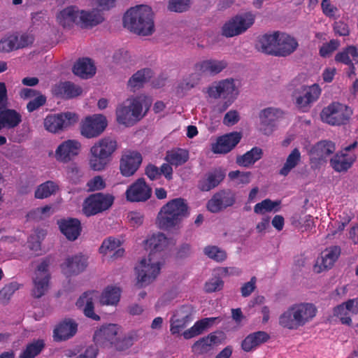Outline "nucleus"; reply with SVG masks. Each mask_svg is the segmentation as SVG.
Returning <instances> with one entry per match:
<instances>
[{"mask_svg": "<svg viewBox=\"0 0 358 358\" xmlns=\"http://www.w3.org/2000/svg\"><path fill=\"white\" fill-rule=\"evenodd\" d=\"M123 24L124 27L136 34L151 35L155 26L150 7L140 5L129 8L124 15Z\"/></svg>", "mask_w": 358, "mask_h": 358, "instance_id": "f257e3e1", "label": "nucleus"}, {"mask_svg": "<svg viewBox=\"0 0 358 358\" xmlns=\"http://www.w3.org/2000/svg\"><path fill=\"white\" fill-rule=\"evenodd\" d=\"M317 310L312 303H297L290 306L279 317V324L284 328L296 330L310 322Z\"/></svg>", "mask_w": 358, "mask_h": 358, "instance_id": "f03ea898", "label": "nucleus"}, {"mask_svg": "<svg viewBox=\"0 0 358 358\" xmlns=\"http://www.w3.org/2000/svg\"><path fill=\"white\" fill-rule=\"evenodd\" d=\"M188 215L186 201L181 198L174 199L162 207L156 219V224L161 229L169 230L177 227Z\"/></svg>", "mask_w": 358, "mask_h": 358, "instance_id": "7ed1b4c3", "label": "nucleus"}, {"mask_svg": "<svg viewBox=\"0 0 358 358\" xmlns=\"http://www.w3.org/2000/svg\"><path fill=\"white\" fill-rule=\"evenodd\" d=\"M150 101L144 97L127 99L116 109V118L118 123L127 127L139 121L148 110Z\"/></svg>", "mask_w": 358, "mask_h": 358, "instance_id": "20e7f679", "label": "nucleus"}, {"mask_svg": "<svg viewBox=\"0 0 358 358\" xmlns=\"http://www.w3.org/2000/svg\"><path fill=\"white\" fill-rule=\"evenodd\" d=\"M164 259L159 255L149 254L142 258L136 266V283L139 288L145 287L155 280L160 273Z\"/></svg>", "mask_w": 358, "mask_h": 358, "instance_id": "39448f33", "label": "nucleus"}, {"mask_svg": "<svg viewBox=\"0 0 358 358\" xmlns=\"http://www.w3.org/2000/svg\"><path fill=\"white\" fill-rule=\"evenodd\" d=\"M203 92L208 99H222L223 109H227L237 98L239 90L237 82L232 78L215 81L209 85Z\"/></svg>", "mask_w": 358, "mask_h": 358, "instance_id": "423d86ee", "label": "nucleus"}, {"mask_svg": "<svg viewBox=\"0 0 358 358\" xmlns=\"http://www.w3.org/2000/svg\"><path fill=\"white\" fill-rule=\"evenodd\" d=\"M352 113V109L346 104L333 102L322 109L320 117L322 122L329 124L341 125L349 121Z\"/></svg>", "mask_w": 358, "mask_h": 358, "instance_id": "0eeeda50", "label": "nucleus"}, {"mask_svg": "<svg viewBox=\"0 0 358 358\" xmlns=\"http://www.w3.org/2000/svg\"><path fill=\"white\" fill-rule=\"evenodd\" d=\"M48 268L49 262L47 259H43L37 262L32 275L31 295L35 298L42 297L49 289L50 273Z\"/></svg>", "mask_w": 358, "mask_h": 358, "instance_id": "6e6552de", "label": "nucleus"}, {"mask_svg": "<svg viewBox=\"0 0 358 358\" xmlns=\"http://www.w3.org/2000/svg\"><path fill=\"white\" fill-rule=\"evenodd\" d=\"M114 202V196L109 194L96 193L90 195L83 202V213L87 217L108 210Z\"/></svg>", "mask_w": 358, "mask_h": 358, "instance_id": "1a4fd4ad", "label": "nucleus"}, {"mask_svg": "<svg viewBox=\"0 0 358 358\" xmlns=\"http://www.w3.org/2000/svg\"><path fill=\"white\" fill-rule=\"evenodd\" d=\"M78 121V116L73 112H64L58 114H50L43 120L46 131L52 134L59 133L73 125Z\"/></svg>", "mask_w": 358, "mask_h": 358, "instance_id": "9d476101", "label": "nucleus"}, {"mask_svg": "<svg viewBox=\"0 0 358 358\" xmlns=\"http://www.w3.org/2000/svg\"><path fill=\"white\" fill-rule=\"evenodd\" d=\"M107 126L108 121L103 115H87L80 122V134L86 138H96L105 131Z\"/></svg>", "mask_w": 358, "mask_h": 358, "instance_id": "9b49d317", "label": "nucleus"}, {"mask_svg": "<svg viewBox=\"0 0 358 358\" xmlns=\"http://www.w3.org/2000/svg\"><path fill=\"white\" fill-rule=\"evenodd\" d=\"M34 36L30 34L8 33L0 40V52H9L22 48L34 42Z\"/></svg>", "mask_w": 358, "mask_h": 358, "instance_id": "f8f14e48", "label": "nucleus"}, {"mask_svg": "<svg viewBox=\"0 0 358 358\" xmlns=\"http://www.w3.org/2000/svg\"><path fill=\"white\" fill-rule=\"evenodd\" d=\"M357 145V141H354L331 159V164L335 171H345L352 166L357 159L355 149Z\"/></svg>", "mask_w": 358, "mask_h": 358, "instance_id": "ddd939ff", "label": "nucleus"}, {"mask_svg": "<svg viewBox=\"0 0 358 358\" xmlns=\"http://www.w3.org/2000/svg\"><path fill=\"white\" fill-rule=\"evenodd\" d=\"M321 94V89L318 85L303 86L299 94H295V105L302 112L308 111L313 103L316 101Z\"/></svg>", "mask_w": 358, "mask_h": 358, "instance_id": "4468645a", "label": "nucleus"}, {"mask_svg": "<svg viewBox=\"0 0 358 358\" xmlns=\"http://www.w3.org/2000/svg\"><path fill=\"white\" fill-rule=\"evenodd\" d=\"M81 148L82 145L80 141L69 139L62 142L57 146L54 153V157L59 162L68 163L80 154Z\"/></svg>", "mask_w": 358, "mask_h": 358, "instance_id": "2eb2a0df", "label": "nucleus"}, {"mask_svg": "<svg viewBox=\"0 0 358 358\" xmlns=\"http://www.w3.org/2000/svg\"><path fill=\"white\" fill-rule=\"evenodd\" d=\"M142 163L141 155L135 150H124L120 160V171L122 176H133Z\"/></svg>", "mask_w": 358, "mask_h": 358, "instance_id": "dca6fc26", "label": "nucleus"}, {"mask_svg": "<svg viewBox=\"0 0 358 358\" xmlns=\"http://www.w3.org/2000/svg\"><path fill=\"white\" fill-rule=\"evenodd\" d=\"M341 255L338 246H330L323 250L313 266L315 273H320L331 269Z\"/></svg>", "mask_w": 358, "mask_h": 358, "instance_id": "f3484780", "label": "nucleus"}, {"mask_svg": "<svg viewBox=\"0 0 358 358\" xmlns=\"http://www.w3.org/2000/svg\"><path fill=\"white\" fill-rule=\"evenodd\" d=\"M192 310L184 306L176 310L170 318V331L173 335H179L192 320Z\"/></svg>", "mask_w": 358, "mask_h": 358, "instance_id": "a211bd4d", "label": "nucleus"}, {"mask_svg": "<svg viewBox=\"0 0 358 358\" xmlns=\"http://www.w3.org/2000/svg\"><path fill=\"white\" fill-rule=\"evenodd\" d=\"M173 245V241L162 233L152 234L144 241L145 249L149 254L159 255L163 259L165 251Z\"/></svg>", "mask_w": 358, "mask_h": 358, "instance_id": "6ab92c4d", "label": "nucleus"}, {"mask_svg": "<svg viewBox=\"0 0 358 358\" xmlns=\"http://www.w3.org/2000/svg\"><path fill=\"white\" fill-rule=\"evenodd\" d=\"M282 112L275 108H266L259 114V129L265 135L272 134L275 128V121L282 116Z\"/></svg>", "mask_w": 358, "mask_h": 358, "instance_id": "aec40b11", "label": "nucleus"}, {"mask_svg": "<svg viewBox=\"0 0 358 358\" xmlns=\"http://www.w3.org/2000/svg\"><path fill=\"white\" fill-rule=\"evenodd\" d=\"M120 332L121 328L117 324L104 325L95 331L94 341L97 345L107 346L117 341Z\"/></svg>", "mask_w": 358, "mask_h": 358, "instance_id": "412c9836", "label": "nucleus"}, {"mask_svg": "<svg viewBox=\"0 0 358 358\" xmlns=\"http://www.w3.org/2000/svg\"><path fill=\"white\" fill-rule=\"evenodd\" d=\"M242 135L240 132H231L217 138L212 144V151L215 154H225L230 152L241 141Z\"/></svg>", "mask_w": 358, "mask_h": 358, "instance_id": "4be33fe9", "label": "nucleus"}, {"mask_svg": "<svg viewBox=\"0 0 358 358\" xmlns=\"http://www.w3.org/2000/svg\"><path fill=\"white\" fill-rule=\"evenodd\" d=\"M151 192V188L141 178L128 187L126 197L131 202L145 201L150 197Z\"/></svg>", "mask_w": 358, "mask_h": 358, "instance_id": "5701e85b", "label": "nucleus"}, {"mask_svg": "<svg viewBox=\"0 0 358 358\" xmlns=\"http://www.w3.org/2000/svg\"><path fill=\"white\" fill-rule=\"evenodd\" d=\"M80 9L76 6H69L56 14V22L64 29H71L74 25L79 26Z\"/></svg>", "mask_w": 358, "mask_h": 358, "instance_id": "b1692460", "label": "nucleus"}, {"mask_svg": "<svg viewBox=\"0 0 358 358\" xmlns=\"http://www.w3.org/2000/svg\"><path fill=\"white\" fill-rule=\"evenodd\" d=\"M335 144L330 141H321L313 145L308 150V155L312 162L324 161L334 152Z\"/></svg>", "mask_w": 358, "mask_h": 358, "instance_id": "393cba45", "label": "nucleus"}, {"mask_svg": "<svg viewBox=\"0 0 358 358\" xmlns=\"http://www.w3.org/2000/svg\"><path fill=\"white\" fill-rule=\"evenodd\" d=\"M86 266L87 259L81 255L67 257L61 265L62 272L67 276L80 273Z\"/></svg>", "mask_w": 358, "mask_h": 358, "instance_id": "a878e982", "label": "nucleus"}, {"mask_svg": "<svg viewBox=\"0 0 358 358\" xmlns=\"http://www.w3.org/2000/svg\"><path fill=\"white\" fill-rule=\"evenodd\" d=\"M298 48V42L289 34L278 31L277 56L286 57L294 52Z\"/></svg>", "mask_w": 358, "mask_h": 358, "instance_id": "bb28decb", "label": "nucleus"}, {"mask_svg": "<svg viewBox=\"0 0 358 358\" xmlns=\"http://www.w3.org/2000/svg\"><path fill=\"white\" fill-rule=\"evenodd\" d=\"M97 297L96 292H87L84 293L76 302V306L83 310L85 316L94 320H99V316L94 312V301Z\"/></svg>", "mask_w": 358, "mask_h": 358, "instance_id": "cd10ccee", "label": "nucleus"}, {"mask_svg": "<svg viewBox=\"0 0 358 358\" xmlns=\"http://www.w3.org/2000/svg\"><path fill=\"white\" fill-rule=\"evenodd\" d=\"M117 141L110 137H104L96 141L90 148L91 152L110 160V157L117 150Z\"/></svg>", "mask_w": 358, "mask_h": 358, "instance_id": "c85d7f7f", "label": "nucleus"}, {"mask_svg": "<svg viewBox=\"0 0 358 358\" xmlns=\"http://www.w3.org/2000/svg\"><path fill=\"white\" fill-rule=\"evenodd\" d=\"M278 31L266 34L260 36L257 42V48L266 54L277 56Z\"/></svg>", "mask_w": 358, "mask_h": 358, "instance_id": "c756f323", "label": "nucleus"}, {"mask_svg": "<svg viewBox=\"0 0 358 358\" xmlns=\"http://www.w3.org/2000/svg\"><path fill=\"white\" fill-rule=\"evenodd\" d=\"M227 66L225 60L207 59L198 62L195 64V69L202 74L208 73L216 75L222 71Z\"/></svg>", "mask_w": 358, "mask_h": 358, "instance_id": "7c9ffc66", "label": "nucleus"}, {"mask_svg": "<svg viewBox=\"0 0 358 358\" xmlns=\"http://www.w3.org/2000/svg\"><path fill=\"white\" fill-rule=\"evenodd\" d=\"M78 324L72 320H65L59 323L54 329L53 336L57 341L69 339L75 335Z\"/></svg>", "mask_w": 358, "mask_h": 358, "instance_id": "2f4dec72", "label": "nucleus"}, {"mask_svg": "<svg viewBox=\"0 0 358 358\" xmlns=\"http://www.w3.org/2000/svg\"><path fill=\"white\" fill-rule=\"evenodd\" d=\"M103 20V15L100 10L96 9H93L92 10L80 9L79 27L82 28L93 27L101 23Z\"/></svg>", "mask_w": 358, "mask_h": 358, "instance_id": "473e14b6", "label": "nucleus"}, {"mask_svg": "<svg viewBox=\"0 0 358 358\" xmlns=\"http://www.w3.org/2000/svg\"><path fill=\"white\" fill-rule=\"evenodd\" d=\"M226 172L222 168L215 169L209 173L200 181L199 187L203 191H209L217 186L224 178Z\"/></svg>", "mask_w": 358, "mask_h": 358, "instance_id": "72a5a7b5", "label": "nucleus"}, {"mask_svg": "<svg viewBox=\"0 0 358 358\" xmlns=\"http://www.w3.org/2000/svg\"><path fill=\"white\" fill-rule=\"evenodd\" d=\"M99 252L103 255H110L111 257L118 258L124 255V250L121 247V241L119 239L109 237L103 241L99 248Z\"/></svg>", "mask_w": 358, "mask_h": 358, "instance_id": "f704fd0d", "label": "nucleus"}, {"mask_svg": "<svg viewBox=\"0 0 358 358\" xmlns=\"http://www.w3.org/2000/svg\"><path fill=\"white\" fill-rule=\"evenodd\" d=\"M62 233L69 241H75L80 234V223L77 219L63 220L58 222Z\"/></svg>", "mask_w": 358, "mask_h": 358, "instance_id": "c9c22d12", "label": "nucleus"}, {"mask_svg": "<svg viewBox=\"0 0 358 358\" xmlns=\"http://www.w3.org/2000/svg\"><path fill=\"white\" fill-rule=\"evenodd\" d=\"M21 121V115L13 109H4L0 111V130L4 128H15Z\"/></svg>", "mask_w": 358, "mask_h": 358, "instance_id": "e433bc0d", "label": "nucleus"}, {"mask_svg": "<svg viewBox=\"0 0 358 358\" xmlns=\"http://www.w3.org/2000/svg\"><path fill=\"white\" fill-rule=\"evenodd\" d=\"M73 71L75 75L82 78H88L96 73V67L94 62L89 58L78 59L73 66Z\"/></svg>", "mask_w": 358, "mask_h": 358, "instance_id": "4c0bfd02", "label": "nucleus"}, {"mask_svg": "<svg viewBox=\"0 0 358 358\" xmlns=\"http://www.w3.org/2000/svg\"><path fill=\"white\" fill-rule=\"evenodd\" d=\"M202 78V73L195 69V65L193 67V71L185 76L178 85L176 87L177 93L183 94L189 91L192 88L199 85Z\"/></svg>", "mask_w": 358, "mask_h": 358, "instance_id": "58836bf2", "label": "nucleus"}, {"mask_svg": "<svg viewBox=\"0 0 358 358\" xmlns=\"http://www.w3.org/2000/svg\"><path fill=\"white\" fill-rule=\"evenodd\" d=\"M121 289L115 286L107 287L99 296V302L101 305L117 306L120 301Z\"/></svg>", "mask_w": 358, "mask_h": 358, "instance_id": "ea45409f", "label": "nucleus"}, {"mask_svg": "<svg viewBox=\"0 0 358 358\" xmlns=\"http://www.w3.org/2000/svg\"><path fill=\"white\" fill-rule=\"evenodd\" d=\"M269 336L264 331H257L248 335L242 342V348L249 352L256 348L262 343H265Z\"/></svg>", "mask_w": 358, "mask_h": 358, "instance_id": "a19ab883", "label": "nucleus"}, {"mask_svg": "<svg viewBox=\"0 0 358 358\" xmlns=\"http://www.w3.org/2000/svg\"><path fill=\"white\" fill-rule=\"evenodd\" d=\"M80 86L69 82L62 83L55 88V92L65 98H73L82 94Z\"/></svg>", "mask_w": 358, "mask_h": 358, "instance_id": "79ce46f5", "label": "nucleus"}, {"mask_svg": "<svg viewBox=\"0 0 358 358\" xmlns=\"http://www.w3.org/2000/svg\"><path fill=\"white\" fill-rule=\"evenodd\" d=\"M215 318H204L197 321L194 324L187 330L182 333V336L185 339L192 338L203 333L208 327L213 324Z\"/></svg>", "mask_w": 358, "mask_h": 358, "instance_id": "37998d69", "label": "nucleus"}, {"mask_svg": "<svg viewBox=\"0 0 358 358\" xmlns=\"http://www.w3.org/2000/svg\"><path fill=\"white\" fill-rule=\"evenodd\" d=\"M153 75L150 69H143L134 73L128 81V86L131 89L139 88Z\"/></svg>", "mask_w": 358, "mask_h": 358, "instance_id": "c03bdc74", "label": "nucleus"}, {"mask_svg": "<svg viewBox=\"0 0 358 358\" xmlns=\"http://www.w3.org/2000/svg\"><path fill=\"white\" fill-rule=\"evenodd\" d=\"M216 339L217 337L212 334L201 338L192 345V352L198 355L209 352L215 343Z\"/></svg>", "mask_w": 358, "mask_h": 358, "instance_id": "a18cd8bd", "label": "nucleus"}, {"mask_svg": "<svg viewBox=\"0 0 358 358\" xmlns=\"http://www.w3.org/2000/svg\"><path fill=\"white\" fill-rule=\"evenodd\" d=\"M189 159L188 152L185 150L178 149L167 152L166 161L171 165L176 166L185 164Z\"/></svg>", "mask_w": 358, "mask_h": 358, "instance_id": "49530a36", "label": "nucleus"}, {"mask_svg": "<svg viewBox=\"0 0 358 358\" xmlns=\"http://www.w3.org/2000/svg\"><path fill=\"white\" fill-rule=\"evenodd\" d=\"M262 155V150L259 148H253L242 156L237 158L236 162L242 166H249L259 160Z\"/></svg>", "mask_w": 358, "mask_h": 358, "instance_id": "de8ad7c7", "label": "nucleus"}, {"mask_svg": "<svg viewBox=\"0 0 358 358\" xmlns=\"http://www.w3.org/2000/svg\"><path fill=\"white\" fill-rule=\"evenodd\" d=\"M54 212L52 206H45L31 210L27 213L26 217L29 221H40L50 217Z\"/></svg>", "mask_w": 358, "mask_h": 358, "instance_id": "09e8293b", "label": "nucleus"}, {"mask_svg": "<svg viewBox=\"0 0 358 358\" xmlns=\"http://www.w3.org/2000/svg\"><path fill=\"white\" fill-rule=\"evenodd\" d=\"M280 201H272L269 199L257 203L254 207V212L256 214L264 215L267 213L277 212L279 210Z\"/></svg>", "mask_w": 358, "mask_h": 358, "instance_id": "8fccbe9b", "label": "nucleus"}, {"mask_svg": "<svg viewBox=\"0 0 358 358\" xmlns=\"http://www.w3.org/2000/svg\"><path fill=\"white\" fill-rule=\"evenodd\" d=\"M301 160V153L297 148H294L287 156L285 163L280 171V174L287 176L295 168Z\"/></svg>", "mask_w": 358, "mask_h": 358, "instance_id": "3c124183", "label": "nucleus"}, {"mask_svg": "<svg viewBox=\"0 0 358 358\" xmlns=\"http://www.w3.org/2000/svg\"><path fill=\"white\" fill-rule=\"evenodd\" d=\"M236 27H240L241 34L249 29L255 22V15L252 13H245L232 17Z\"/></svg>", "mask_w": 358, "mask_h": 358, "instance_id": "603ef678", "label": "nucleus"}, {"mask_svg": "<svg viewBox=\"0 0 358 358\" xmlns=\"http://www.w3.org/2000/svg\"><path fill=\"white\" fill-rule=\"evenodd\" d=\"M59 189L58 185L53 181H47L40 185L36 192L35 196L37 199H44L55 194Z\"/></svg>", "mask_w": 358, "mask_h": 358, "instance_id": "864d4df0", "label": "nucleus"}, {"mask_svg": "<svg viewBox=\"0 0 358 358\" xmlns=\"http://www.w3.org/2000/svg\"><path fill=\"white\" fill-rule=\"evenodd\" d=\"M44 348L43 340H36L28 344L26 348L21 352L20 358H34Z\"/></svg>", "mask_w": 358, "mask_h": 358, "instance_id": "5fc2aeb1", "label": "nucleus"}, {"mask_svg": "<svg viewBox=\"0 0 358 358\" xmlns=\"http://www.w3.org/2000/svg\"><path fill=\"white\" fill-rule=\"evenodd\" d=\"M109 161L105 157L90 151L89 166L91 169L96 171H103Z\"/></svg>", "mask_w": 358, "mask_h": 358, "instance_id": "6e6d98bb", "label": "nucleus"}, {"mask_svg": "<svg viewBox=\"0 0 358 358\" xmlns=\"http://www.w3.org/2000/svg\"><path fill=\"white\" fill-rule=\"evenodd\" d=\"M229 178L235 185H244L250 183L251 173L250 172H241L234 171L229 173Z\"/></svg>", "mask_w": 358, "mask_h": 358, "instance_id": "4d7b16f0", "label": "nucleus"}, {"mask_svg": "<svg viewBox=\"0 0 358 358\" xmlns=\"http://www.w3.org/2000/svg\"><path fill=\"white\" fill-rule=\"evenodd\" d=\"M350 310L346 303H343L334 308L333 314L337 317L343 324H350L352 320Z\"/></svg>", "mask_w": 358, "mask_h": 358, "instance_id": "13d9d810", "label": "nucleus"}, {"mask_svg": "<svg viewBox=\"0 0 358 358\" xmlns=\"http://www.w3.org/2000/svg\"><path fill=\"white\" fill-rule=\"evenodd\" d=\"M20 287V284L16 282H12L6 285L0 290V302L3 303L7 302Z\"/></svg>", "mask_w": 358, "mask_h": 358, "instance_id": "bf43d9fd", "label": "nucleus"}, {"mask_svg": "<svg viewBox=\"0 0 358 358\" xmlns=\"http://www.w3.org/2000/svg\"><path fill=\"white\" fill-rule=\"evenodd\" d=\"M203 252L206 256L216 262H222L227 258L226 252L217 246H207Z\"/></svg>", "mask_w": 358, "mask_h": 358, "instance_id": "052dcab7", "label": "nucleus"}, {"mask_svg": "<svg viewBox=\"0 0 358 358\" xmlns=\"http://www.w3.org/2000/svg\"><path fill=\"white\" fill-rule=\"evenodd\" d=\"M322 13L330 18H336L338 15L339 10L331 0H322L321 3Z\"/></svg>", "mask_w": 358, "mask_h": 358, "instance_id": "680f3d73", "label": "nucleus"}, {"mask_svg": "<svg viewBox=\"0 0 358 358\" xmlns=\"http://www.w3.org/2000/svg\"><path fill=\"white\" fill-rule=\"evenodd\" d=\"M45 236L43 230L36 231L28 239L29 247L33 251H38L41 248V241Z\"/></svg>", "mask_w": 358, "mask_h": 358, "instance_id": "e2e57ef3", "label": "nucleus"}, {"mask_svg": "<svg viewBox=\"0 0 358 358\" xmlns=\"http://www.w3.org/2000/svg\"><path fill=\"white\" fill-rule=\"evenodd\" d=\"M232 18L226 22L222 27V34L226 37H233L241 34L240 27H236Z\"/></svg>", "mask_w": 358, "mask_h": 358, "instance_id": "0e129e2a", "label": "nucleus"}, {"mask_svg": "<svg viewBox=\"0 0 358 358\" xmlns=\"http://www.w3.org/2000/svg\"><path fill=\"white\" fill-rule=\"evenodd\" d=\"M190 0H170L168 5L169 10L181 13L187 10Z\"/></svg>", "mask_w": 358, "mask_h": 358, "instance_id": "69168bd1", "label": "nucleus"}, {"mask_svg": "<svg viewBox=\"0 0 358 358\" xmlns=\"http://www.w3.org/2000/svg\"><path fill=\"white\" fill-rule=\"evenodd\" d=\"M339 42L336 40H331L324 43L320 49V55L323 57H329L339 46Z\"/></svg>", "mask_w": 358, "mask_h": 358, "instance_id": "338daca9", "label": "nucleus"}, {"mask_svg": "<svg viewBox=\"0 0 358 358\" xmlns=\"http://www.w3.org/2000/svg\"><path fill=\"white\" fill-rule=\"evenodd\" d=\"M45 101L46 98L44 95L41 93L37 94V95L27 103V108L29 112H33L44 105Z\"/></svg>", "mask_w": 358, "mask_h": 358, "instance_id": "774afa93", "label": "nucleus"}]
</instances>
